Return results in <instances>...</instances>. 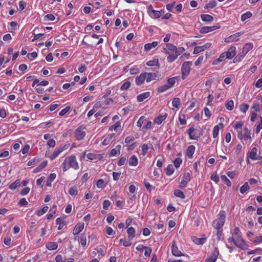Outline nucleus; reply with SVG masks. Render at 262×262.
I'll return each instance as SVG.
<instances>
[{
  "label": "nucleus",
  "instance_id": "nucleus-52",
  "mask_svg": "<svg viewBox=\"0 0 262 262\" xmlns=\"http://www.w3.org/2000/svg\"><path fill=\"white\" fill-rule=\"evenodd\" d=\"M241 35V32L236 33L233 35H231L232 38V42L233 41H237L239 40V37Z\"/></svg>",
  "mask_w": 262,
  "mask_h": 262
},
{
  "label": "nucleus",
  "instance_id": "nucleus-49",
  "mask_svg": "<svg viewBox=\"0 0 262 262\" xmlns=\"http://www.w3.org/2000/svg\"><path fill=\"white\" fill-rule=\"evenodd\" d=\"M174 194L179 198H181L182 199L185 198V195L184 194L183 192L181 191L180 190H176L174 192Z\"/></svg>",
  "mask_w": 262,
  "mask_h": 262
},
{
  "label": "nucleus",
  "instance_id": "nucleus-22",
  "mask_svg": "<svg viewBox=\"0 0 262 262\" xmlns=\"http://www.w3.org/2000/svg\"><path fill=\"white\" fill-rule=\"evenodd\" d=\"M145 80L144 73H142L140 75L137 77L136 79V83L137 85H139L143 83Z\"/></svg>",
  "mask_w": 262,
  "mask_h": 262
},
{
  "label": "nucleus",
  "instance_id": "nucleus-57",
  "mask_svg": "<svg viewBox=\"0 0 262 262\" xmlns=\"http://www.w3.org/2000/svg\"><path fill=\"white\" fill-rule=\"evenodd\" d=\"M239 232V228L238 227L235 228L234 229L233 232L232 233V236H234L235 237L241 236Z\"/></svg>",
  "mask_w": 262,
  "mask_h": 262
},
{
  "label": "nucleus",
  "instance_id": "nucleus-7",
  "mask_svg": "<svg viewBox=\"0 0 262 262\" xmlns=\"http://www.w3.org/2000/svg\"><path fill=\"white\" fill-rule=\"evenodd\" d=\"M211 46V44L209 42H208L203 46L196 47L194 49L193 54H196L199 53L200 52L204 51L206 49L209 48Z\"/></svg>",
  "mask_w": 262,
  "mask_h": 262
},
{
  "label": "nucleus",
  "instance_id": "nucleus-44",
  "mask_svg": "<svg viewBox=\"0 0 262 262\" xmlns=\"http://www.w3.org/2000/svg\"><path fill=\"white\" fill-rule=\"evenodd\" d=\"M146 64L148 66L152 67L154 66H158L159 62H158V59H155L153 60H150L147 62Z\"/></svg>",
  "mask_w": 262,
  "mask_h": 262
},
{
  "label": "nucleus",
  "instance_id": "nucleus-21",
  "mask_svg": "<svg viewBox=\"0 0 262 262\" xmlns=\"http://www.w3.org/2000/svg\"><path fill=\"white\" fill-rule=\"evenodd\" d=\"M149 96L150 93L149 92H145L138 96L137 100L138 102H142L144 99L148 98Z\"/></svg>",
  "mask_w": 262,
  "mask_h": 262
},
{
  "label": "nucleus",
  "instance_id": "nucleus-42",
  "mask_svg": "<svg viewBox=\"0 0 262 262\" xmlns=\"http://www.w3.org/2000/svg\"><path fill=\"white\" fill-rule=\"evenodd\" d=\"M249 105L247 104L243 103L239 106L241 112L245 113L248 110Z\"/></svg>",
  "mask_w": 262,
  "mask_h": 262
},
{
  "label": "nucleus",
  "instance_id": "nucleus-4",
  "mask_svg": "<svg viewBox=\"0 0 262 262\" xmlns=\"http://www.w3.org/2000/svg\"><path fill=\"white\" fill-rule=\"evenodd\" d=\"M219 252L217 248H215L214 250L211 253L210 256H209L206 259V262H215L217 257L219 255Z\"/></svg>",
  "mask_w": 262,
  "mask_h": 262
},
{
  "label": "nucleus",
  "instance_id": "nucleus-35",
  "mask_svg": "<svg viewBox=\"0 0 262 262\" xmlns=\"http://www.w3.org/2000/svg\"><path fill=\"white\" fill-rule=\"evenodd\" d=\"M174 172V167L173 165H168L166 169V173L168 176L171 175Z\"/></svg>",
  "mask_w": 262,
  "mask_h": 262
},
{
  "label": "nucleus",
  "instance_id": "nucleus-19",
  "mask_svg": "<svg viewBox=\"0 0 262 262\" xmlns=\"http://www.w3.org/2000/svg\"><path fill=\"white\" fill-rule=\"evenodd\" d=\"M158 44L157 41H154L151 43H148L144 45V50L145 51L148 52L151 49L156 47Z\"/></svg>",
  "mask_w": 262,
  "mask_h": 262
},
{
  "label": "nucleus",
  "instance_id": "nucleus-51",
  "mask_svg": "<svg viewBox=\"0 0 262 262\" xmlns=\"http://www.w3.org/2000/svg\"><path fill=\"white\" fill-rule=\"evenodd\" d=\"M221 179L222 181H223L227 186H231V182L228 179V178L226 177L225 175H222L221 177Z\"/></svg>",
  "mask_w": 262,
  "mask_h": 262
},
{
  "label": "nucleus",
  "instance_id": "nucleus-12",
  "mask_svg": "<svg viewBox=\"0 0 262 262\" xmlns=\"http://www.w3.org/2000/svg\"><path fill=\"white\" fill-rule=\"evenodd\" d=\"M148 149H151V150H154V147H153L151 143H148L147 144H143L141 146V154L143 156L147 154V150Z\"/></svg>",
  "mask_w": 262,
  "mask_h": 262
},
{
  "label": "nucleus",
  "instance_id": "nucleus-16",
  "mask_svg": "<svg viewBox=\"0 0 262 262\" xmlns=\"http://www.w3.org/2000/svg\"><path fill=\"white\" fill-rule=\"evenodd\" d=\"M257 148L253 147L249 152V157L252 160H258L259 159V156L256 154Z\"/></svg>",
  "mask_w": 262,
  "mask_h": 262
},
{
  "label": "nucleus",
  "instance_id": "nucleus-1",
  "mask_svg": "<svg viewBox=\"0 0 262 262\" xmlns=\"http://www.w3.org/2000/svg\"><path fill=\"white\" fill-rule=\"evenodd\" d=\"M224 211H221L218 217L213 223V226L216 230L221 229L223 226L225 221V214Z\"/></svg>",
  "mask_w": 262,
  "mask_h": 262
},
{
  "label": "nucleus",
  "instance_id": "nucleus-53",
  "mask_svg": "<svg viewBox=\"0 0 262 262\" xmlns=\"http://www.w3.org/2000/svg\"><path fill=\"white\" fill-rule=\"evenodd\" d=\"M120 243L122 244L125 247L130 246L132 244V243H130V241H126L125 239H124L123 238H121L120 239Z\"/></svg>",
  "mask_w": 262,
  "mask_h": 262
},
{
  "label": "nucleus",
  "instance_id": "nucleus-18",
  "mask_svg": "<svg viewBox=\"0 0 262 262\" xmlns=\"http://www.w3.org/2000/svg\"><path fill=\"white\" fill-rule=\"evenodd\" d=\"M217 29L216 26H211V27H203L201 29L200 32L201 33H207Z\"/></svg>",
  "mask_w": 262,
  "mask_h": 262
},
{
  "label": "nucleus",
  "instance_id": "nucleus-29",
  "mask_svg": "<svg viewBox=\"0 0 262 262\" xmlns=\"http://www.w3.org/2000/svg\"><path fill=\"white\" fill-rule=\"evenodd\" d=\"M244 134H243V139L245 140H251V137L250 136V130H248V128L245 127L244 128Z\"/></svg>",
  "mask_w": 262,
  "mask_h": 262
},
{
  "label": "nucleus",
  "instance_id": "nucleus-30",
  "mask_svg": "<svg viewBox=\"0 0 262 262\" xmlns=\"http://www.w3.org/2000/svg\"><path fill=\"white\" fill-rule=\"evenodd\" d=\"M47 248L50 250H53L57 248L58 245L56 242H49L46 245Z\"/></svg>",
  "mask_w": 262,
  "mask_h": 262
},
{
  "label": "nucleus",
  "instance_id": "nucleus-5",
  "mask_svg": "<svg viewBox=\"0 0 262 262\" xmlns=\"http://www.w3.org/2000/svg\"><path fill=\"white\" fill-rule=\"evenodd\" d=\"M68 147L67 145H64L63 146L60 147L58 148L55 149V150L53 152L52 155L50 156V158L52 160L54 159L57 156L59 155V154L62 152L63 150L67 149Z\"/></svg>",
  "mask_w": 262,
  "mask_h": 262
},
{
  "label": "nucleus",
  "instance_id": "nucleus-60",
  "mask_svg": "<svg viewBox=\"0 0 262 262\" xmlns=\"http://www.w3.org/2000/svg\"><path fill=\"white\" fill-rule=\"evenodd\" d=\"M70 108V107L69 106H67L66 108H64L60 112L59 115L61 116H64L69 111Z\"/></svg>",
  "mask_w": 262,
  "mask_h": 262
},
{
  "label": "nucleus",
  "instance_id": "nucleus-13",
  "mask_svg": "<svg viewBox=\"0 0 262 262\" xmlns=\"http://www.w3.org/2000/svg\"><path fill=\"white\" fill-rule=\"evenodd\" d=\"M84 226L83 223H78L77 224L73 229V233L74 235L79 234L83 229Z\"/></svg>",
  "mask_w": 262,
  "mask_h": 262
},
{
  "label": "nucleus",
  "instance_id": "nucleus-28",
  "mask_svg": "<svg viewBox=\"0 0 262 262\" xmlns=\"http://www.w3.org/2000/svg\"><path fill=\"white\" fill-rule=\"evenodd\" d=\"M87 158L91 160H99L101 157L99 154H94L93 153H89L87 155Z\"/></svg>",
  "mask_w": 262,
  "mask_h": 262
},
{
  "label": "nucleus",
  "instance_id": "nucleus-3",
  "mask_svg": "<svg viewBox=\"0 0 262 262\" xmlns=\"http://www.w3.org/2000/svg\"><path fill=\"white\" fill-rule=\"evenodd\" d=\"M235 245L243 249L246 250L248 249V245L246 243L245 241L242 238L241 236L236 237V241H235Z\"/></svg>",
  "mask_w": 262,
  "mask_h": 262
},
{
  "label": "nucleus",
  "instance_id": "nucleus-64",
  "mask_svg": "<svg viewBox=\"0 0 262 262\" xmlns=\"http://www.w3.org/2000/svg\"><path fill=\"white\" fill-rule=\"evenodd\" d=\"M55 259L56 262H67L66 259H63L61 255H57L55 257Z\"/></svg>",
  "mask_w": 262,
  "mask_h": 262
},
{
  "label": "nucleus",
  "instance_id": "nucleus-6",
  "mask_svg": "<svg viewBox=\"0 0 262 262\" xmlns=\"http://www.w3.org/2000/svg\"><path fill=\"white\" fill-rule=\"evenodd\" d=\"M84 128L80 126L77 128L75 130V137L78 140L82 139L85 136V133L83 130Z\"/></svg>",
  "mask_w": 262,
  "mask_h": 262
},
{
  "label": "nucleus",
  "instance_id": "nucleus-32",
  "mask_svg": "<svg viewBox=\"0 0 262 262\" xmlns=\"http://www.w3.org/2000/svg\"><path fill=\"white\" fill-rule=\"evenodd\" d=\"M201 17L204 21H211L213 19V17L208 14H202Z\"/></svg>",
  "mask_w": 262,
  "mask_h": 262
},
{
  "label": "nucleus",
  "instance_id": "nucleus-34",
  "mask_svg": "<svg viewBox=\"0 0 262 262\" xmlns=\"http://www.w3.org/2000/svg\"><path fill=\"white\" fill-rule=\"evenodd\" d=\"M169 89H170V88L167 84H164L158 88L157 92L158 93H161L167 91Z\"/></svg>",
  "mask_w": 262,
  "mask_h": 262
},
{
  "label": "nucleus",
  "instance_id": "nucleus-47",
  "mask_svg": "<svg viewBox=\"0 0 262 262\" xmlns=\"http://www.w3.org/2000/svg\"><path fill=\"white\" fill-rule=\"evenodd\" d=\"M249 189V186L248 182H246L240 188V192L242 193H244Z\"/></svg>",
  "mask_w": 262,
  "mask_h": 262
},
{
  "label": "nucleus",
  "instance_id": "nucleus-31",
  "mask_svg": "<svg viewBox=\"0 0 262 262\" xmlns=\"http://www.w3.org/2000/svg\"><path fill=\"white\" fill-rule=\"evenodd\" d=\"M177 80V77H173L170 78L167 80V84L170 88H172L175 84L176 80Z\"/></svg>",
  "mask_w": 262,
  "mask_h": 262
},
{
  "label": "nucleus",
  "instance_id": "nucleus-23",
  "mask_svg": "<svg viewBox=\"0 0 262 262\" xmlns=\"http://www.w3.org/2000/svg\"><path fill=\"white\" fill-rule=\"evenodd\" d=\"M253 48V45L251 43H246L243 48V54L246 55V54L251 50Z\"/></svg>",
  "mask_w": 262,
  "mask_h": 262
},
{
  "label": "nucleus",
  "instance_id": "nucleus-48",
  "mask_svg": "<svg viewBox=\"0 0 262 262\" xmlns=\"http://www.w3.org/2000/svg\"><path fill=\"white\" fill-rule=\"evenodd\" d=\"M130 86V82L129 81H127L125 82V83H124L122 85V86L120 88V90L122 91L126 90L128 89H129Z\"/></svg>",
  "mask_w": 262,
  "mask_h": 262
},
{
  "label": "nucleus",
  "instance_id": "nucleus-61",
  "mask_svg": "<svg viewBox=\"0 0 262 262\" xmlns=\"http://www.w3.org/2000/svg\"><path fill=\"white\" fill-rule=\"evenodd\" d=\"M121 173H122L121 171L113 172V179L115 181L118 180L119 179V176L121 175Z\"/></svg>",
  "mask_w": 262,
  "mask_h": 262
},
{
  "label": "nucleus",
  "instance_id": "nucleus-2",
  "mask_svg": "<svg viewBox=\"0 0 262 262\" xmlns=\"http://www.w3.org/2000/svg\"><path fill=\"white\" fill-rule=\"evenodd\" d=\"M191 65L192 63L190 61H185L183 63L181 68L183 79H184L189 75Z\"/></svg>",
  "mask_w": 262,
  "mask_h": 262
},
{
  "label": "nucleus",
  "instance_id": "nucleus-62",
  "mask_svg": "<svg viewBox=\"0 0 262 262\" xmlns=\"http://www.w3.org/2000/svg\"><path fill=\"white\" fill-rule=\"evenodd\" d=\"M144 120H145V117L141 116L139 118V120L137 122V126L139 127H141L142 126V125H143Z\"/></svg>",
  "mask_w": 262,
  "mask_h": 262
},
{
  "label": "nucleus",
  "instance_id": "nucleus-24",
  "mask_svg": "<svg viewBox=\"0 0 262 262\" xmlns=\"http://www.w3.org/2000/svg\"><path fill=\"white\" fill-rule=\"evenodd\" d=\"M56 177V174L54 173H51L49 177L48 178L47 181V186H51V183L55 180Z\"/></svg>",
  "mask_w": 262,
  "mask_h": 262
},
{
  "label": "nucleus",
  "instance_id": "nucleus-39",
  "mask_svg": "<svg viewBox=\"0 0 262 262\" xmlns=\"http://www.w3.org/2000/svg\"><path fill=\"white\" fill-rule=\"evenodd\" d=\"M252 14L250 12H247L246 13L243 14L241 16L242 21H244L246 20L247 19L250 18L252 16Z\"/></svg>",
  "mask_w": 262,
  "mask_h": 262
},
{
  "label": "nucleus",
  "instance_id": "nucleus-20",
  "mask_svg": "<svg viewBox=\"0 0 262 262\" xmlns=\"http://www.w3.org/2000/svg\"><path fill=\"white\" fill-rule=\"evenodd\" d=\"M127 233L128 235V239L129 241L133 239V238L135 236V230L133 227H129L127 230Z\"/></svg>",
  "mask_w": 262,
  "mask_h": 262
},
{
  "label": "nucleus",
  "instance_id": "nucleus-14",
  "mask_svg": "<svg viewBox=\"0 0 262 262\" xmlns=\"http://www.w3.org/2000/svg\"><path fill=\"white\" fill-rule=\"evenodd\" d=\"M145 77V80L147 82H149L152 80L156 79L157 75L153 73H144Z\"/></svg>",
  "mask_w": 262,
  "mask_h": 262
},
{
  "label": "nucleus",
  "instance_id": "nucleus-46",
  "mask_svg": "<svg viewBox=\"0 0 262 262\" xmlns=\"http://www.w3.org/2000/svg\"><path fill=\"white\" fill-rule=\"evenodd\" d=\"M114 134L110 135L108 137L106 138L102 142V144L104 145H106L110 143L112 139L113 138Z\"/></svg>",
  "mask_w": 262,
  "mask_h": 262
},
{
  "label": "nucleus",
  "instance_id": "nucleus-54",
  "mask_svg": "<svg viewBox=\"0 0 262 262\" xmlns=\"http://www.w3.org/2000/svg\"><path fill=\"white\" fill-rule=\"evenodd\" d=\"M219 125H215L213 130V138H216L218 134H219Z\"/></svg>",
  "mask_w": 262,
  "mask_h": 262
},
{
  "label": "nucleus",
  "instance_id": "nucleus-33",
  "mask_svg": "<svg viewBox=\"0 0 262 262\" xmlns=\"http://www.w3.org/2000/svg\"><path fill=\"white\" fill-rule=\"evenodd\" d=\"M20 186V182L19 180H16L14 183L10 184L9 188L11 190H14Z\"/></svg>",
  "mask_w": 262,
  "mask_h": 262
},
{
  "label": "nucleus",
  "instance_id": "nucleus-37",
  "mask_svg": "<svg viewBox=\"0 0 262 262\" xmlns=\"http://www.w3.org/2000/svg\"><path fill=\"white\" fill-rule=\"evenodd\" d=\"M216 6V2L214 0H211L209 2V3L207 4L205 6V8L208 9V8H213L214 7Z\"/></svg>",
  "mask_w": 262,
  "mask_h": 262
},
{
  "label": "nucleus",
  "instance_id": "nucleus-55",
  "mask_svg": "<svg viewBox=\"0 0 262 262\" xmlns=\"http://www.w3.org/2000/svg\"><path fill=\"white\" fill-rule=\"evenodd\" d=\"M138 163V159L137 157L133 155L131 156V157L129 159V164H137Z\"/></svg>",
  "mask_w": 262,
  "mask_h": 262
},
{
  "label": "nucleus",
  "instance_id": "nucleus-59",
  "mask_svg": "<svg viewBox=\"0 0 262 262\" xmlns=\"http://www.w3.org/2000/svg\"><path fill=\"white\" fill-rule=\"evenodd\" d=\"M211 179L216 183H217L219 181V176L216 172H214L212 174L211 176Z\"/></svg>",
  "mask_w": 262,
  "mask_h": 262
},
{
  "label": "nucleus",
  "instance_id": "nucleus-17",
  "mask_svg": "<svg viewBox=\"0 0 262 262\" xmlns=\"http://www.w3.org/2000/svg\"><path fill=\"white\" fill-rule=\"evenodd\" d=\"M192 240L193 242L198 245H203L205 241H206V237H201V238H198L195 236H192Z\"/></svg>",
  "mask_w": 262,
  "mask_h": 262
},
{
  "label": "nucleus",
  "instance_id": "nucleus-15",
  "mask_svg": "<svg viewBox=\"0 0 262 262\" xmlns=\"http://www.w3.org/2000/svg\"><path fill=\"white\" fill-rule=\"evenodd\" d=\"M195 146L194 145H190L188 147L186 151V156L188 158H192L193 155L195 151Z\"/></svg>",
  "mask_w": 262,
  "mask_h": 262
},
{
  "label": "nucleus",
  "instance_id": "nucleus-38",
  "mask_svg": "<svg viewBox=\"0 0 262 262\" xmlns=\"http://www.w3.org/2000/svg\"><path fill=\"white\" fill-rule=\"evenodd\" d=\"M161 12L162 11H156L155 10L151 14H150L149 15L152 17L154 18H159L161 15Z\"/></svg>",
  "mask_w": 262,
  "mask_h": 262
},
{
  "label": "nucleus",
  "instance_id": "nucleus-45",
  "mask_svg": "<svg viewBox=\"0 0 262 262\" xmlns=\"http://www.w3.org/2000/svg\"><path fill=\"white\" fill-rule=\"evenodd\" d=\"M177 57H178V56L174 53V54L169 55L167 58V60L168 62H172L173 61H174L177 59Z\"/></svg>",
  "mask_w": 262,
  "mask_h": 262
},
{
  "label": "nucleus",
  "instance_id": "nucleus-26",
  "mask_svg": "<svg viewBox=\"0 0 262 262\" xmlns=\"http://www.w3.org/2000/svg\"><path fill=\"white\" fill-rule=\"evenodd\" d=\"M76 163L75 157L72 156L66 158L63 164H76Z\"/></svg>",
  "mask_w": 262,
  "mask_h": 262
},
{
  "label": "nucleus",
  "instance_id": "nucleus-11",
  "mask_svg": "<svg viewBox=\"0 0 262 262\" xmlns=\"http://www.w3.org/2000/svg\"><path fill=\"white\" fill-rule=\"evenodd\" d=\"M171 252L172 254L176 256H181L183 255V253L179 250L174 241L172 242Z\"/></svg>",
  "mask_w": 262,
  "mask_h": 262
},
{
  "label": "nucleus",
  "instance_id": "nucleus-8",
  "mask_svg": "<svg viewBox=\"0 0 262 262\" xmlns=\"http://www.w3.org/2000/svg\"><path fill=\"white\" fill-rule=\"evenodd\" d=\"M190 173L188 172L185 173L183 177V180L180 182L181 188L185 187L187 186V184L188 182L190 181Z\"/></svg>",
  "mask_w": 262,
  "mask_h": 262
},
{
  "label": "nucleus",
  "instance_id": "nucleus-58",
  "mask_svg": "<svg viewBox=\"0 0 262 262\" xmlns=\"http://www.w3.org/2000/svg\"><path fill=\"white\" fill-rule=\"evenodd\" d=\"M260 122L259 124H258L256 127L255 132L256 134L259 133L260 129L262 128V117H260Z\"/></svg>",
  "mask_w": 262,
  "mask_h": 262
},
{
  "label": "nucleus",
  "instance_id": "nucleus-25",
  "mask_svg": "<svg viewBox=\"0 0 262 262\" xmlns=\"http://www.w3.org/2000/svg\"><path fill=\"white\" fill-rule=\"evenodd\" d=\"M121 147V145H117L115 148L111 150V151L110 152V155L112 156H115L119 155L120 154Z\"/></svg>",
  "mask_w": 262,
  "mask_h": 262
},
{
  "label": "nucleus",
  "instance_id": "nucleus-43",
  "mask_svg": "<svg viewBox=\"0 0 262 262\" xmlns=\"http://www.w3.org/2000/svg\"><path fill=\"white\" fill-rule=\"evenodd\" d=\"M70 194L72 196H76L77 195L78 190L76 187H71L69 191Z\"/></svg>",
  "mask_w": 262,
  "mask_h": 262
},
{
  "label": "nucleus",
  "instance_id": "nucleus-10",
  "mask_svg": "<svg viewBox=\"0 0 262 262\" xmlns=\"http://www.w3.org/2000/svg\"><path fill=\"white\" fill-rule=\"evenodd\" d=\"M225 53L227 58L231 59L236 54V48L235 47H231Z\"/></svg>",
  "mask_w": 262,
  "mask_h": 262
},
{
  "label": "nucleus",
  "instance_id": "nucleus-56",
  "mask_svg": "<svg viewBox=\"0 0 262 262\" xmlns=\"http://www.w3.org/2000/svg\"><path fill=\"white\" fill-rule=\"evenodd\" d=\"M80 243L83 247H85L86 246V238L85 235H81L80 237Z\"/></svg>",
  "mask_w": 262,
  "mask_h": 262
},
{
  "label": "nucleus",
  "instance_id": "nucleus-27",
  "mask_svg": "<svg viewBox=\"0 0 262 262\" xmlns=\"http://www.w3.org/2000/svg\"><path fill=\"white\" fill-rule=\"evenodd\" d=\"M167 115L165 114L163 115H159L155 120L157 124H160L166 118Z\"/></svg>",
  "mask_w": 262,
  "mask_h": 262
},
{
  "label": "nucleus",
  "instance_id": "nucleus-40",
  "mask_svg": "<svg viewBox=\"0 0 262 262\" xmlns=\"http://www.w3.org/2000/svg\"><path fill=\"white\" fill-rule=\"evenodd\" d=\"M180 103L181 101L179 98H174L172 102V105L176 108H179Z\"/></svg>",
  "mask_w": 262,
  "mask_h": 262
},
{
  "label": "nucleus",
  "instance_id": "nucleus-41",
  "mask_svg": "<svg viewBox=\"0 0 262 262\" xmlns=\"http://www.w3.org/2000/svg\"><path fill=\"white\" fill-rule=\"evenodd\" d=\"M48 206H45L41 209L38 210L36 214L38 216H41L45 213L48 211Z\"/></svg>",
  "mask_w": 262,
  "mask_h": 262
},
{
  "label": "nucleus",
  "instance_id": "nucleus-50",
  "mask_svg": "<svg viewBox=\"0 0 262 262\" xmlns=\"http://www.w3.org/2000/svg\"><path fill=\"white\" fill-rule=\"evenodd\" d=\"M166 48L167 49H168L169 51H171V52H173L175 53V51H176V49H177V47L176 46L173 45L172 44L167 43L166 45Z\"/></svg>",
  "mask_w": 262,
  "mask_h": 262
},
{
  "label": "nucleus",
  "instance_id": "nucleus-36",
  "mask_svg": "<svg viewBox=\"0 0 262 262\" xmlns=\"http://www.w3.org/2000/svg\"><path fill=\"white\" fill-rule=\"evenodd\" d=\"M233 106L234 102L232 100L228 101L225 104L226 108L229 111H232L233 109Z\"/></svg>",
  "mask_w": 262,
  "mask_h": 262
},
{
  "label": "nucleus",
  "instance_id": "nucleus-63",
  "mask_svg": "<svg viewBox=\"0 0 262 262\" xmlns=\"http://www.w3.org/2000/svg\"><path fill=\"white\" fill-rule=\"evenodd\" d=\"M253 243H259L262 242V236H256L253 239H250Z\"/></svg>",
  "mask_w": 262,
  "mask_h": 262
},
{
  "label": "nucleus",
  "instance_id": "nucleus-9",
  "mask_svg": "<svg viewBox=\"0 0 262 262\" xmlns=\"http://www.w3.org/2000/svg\"><path fill=\"white\" fill-rule=\"evenodd\" d=\"M196 131V129L193 127H191L187 130L190 139L196 140L199 138V136Z\"/></svg>",
  "mask_w": 262,
  "mask_h": 262
}]
</instances>
